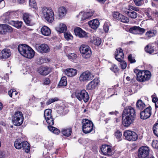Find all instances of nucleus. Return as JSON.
Segmentation results:
<instances>
[{
    "label": "nucleus",
    "instance_id": "c03bdc74",
    "mask_svg": "<svg viewBox=\"0 0 158 158\" xmlns=\"http://www.w3.org/2000/svg\"><path fill=\"white\" fill-rule=\"evenodd\" d=\"M67 56L69 59L71 60H75L77 57V55L73 53H69L68 54Z\"/></svg>",
    "mask_w": 158,
    "mask_h": 158
},
{
    "label": "nucleus",
    "instance_id": "e2e57ef3",
    "mask_svg": "<svg viewBox=\"0 0 158 158\" xmlns=\"http://www.w3.org/2000/svg\"><path fill=\"white\" fill-rule=\"evenodd\" d=\"M5 6V3L4 0H0V9L2 8Z\"/></svg>",
    "mask_w": 158,
    "mask_h": 158
},
{
    "label": "nucleus",
    "instance_id": "c85d7f7f",
    "mask_svg": "<svg viewBox=\"0 0 158 158\" xmlns=\"http://www.w3.org/2000/svg\"><path fill=\"white\" fill-rule=\"evenodd\" d=\"M72 131V128L69 127L62 129L61 132L63 135L69 137L71 135Z\"/></svg>",
    "mask_w": 158,
    "mask_h": 158
},
{
    "label": "nucleus",
    "instance_id": "5fc2aeb1",
    "mask_svg": "<svg viewBox=\"0 0 158 158\" xmlns=\"http://www.w3.org/2000/svg\"><path fill=\"white\" fill-rule=\"evenodd\" d=\"M152 146L155 149H157L158 148V141L156 140H154L152 141Z\"/></svg>",
    "mask_w": 158,
    "mask_h": 158
},
{
    "label": "nucleus",
    "instance_id": "ea45409f",
    "mask_svg": "<svg viewBox=\"0 0 158 158\" xmlns=\"http://www.w3.org/2000/svg\"><path fill=\"white\" fill-rule=\"evenodd\" d=\"M85 12H81L78 15V18L81 20H84L87 19V15Z\"/></svg>",
    "mask_w": 158,
    "mask_h": 158
},
{
    "label": "nucleus",
    "instance_id": "9b49d317",
    "mask_svg": "<svg viewBox=\"0 0 158 158\" xmlns=\"http://www.w3.org/2000/svg\"><path fill=\"white\" fill-rule=\"evenodd\" d=\"M35 48L38 52L41 53H47L50 51L49 47L47 44H44L40 45H36Z\"/></svg>",
    "mask_w": 158,
    "mask_h": 158
},
{
    "label": "nucleus",
    "instance_id": "e433bc0d",
    "mask_svg": "<svg viewBox=\"0 0 158 158\" xmlns=\"http://www.w3.org/2000/svg\"><path fill=\"white\" fill-rule=\"evenodd\" d=\"M18 93V92H16L15 89H11L8 91L9 96L10 97L12 98H15L16 97Z\"/></svg>",
    "mask_w": 158,
    "mask_h": 158
},
{
    "label": "nucleus",
    "instance_id": "39448f33",
    "mask_svg": "<svg viewBox=\"0 0 158 158\" xmlns=\"http://www.w3.org/2000/svg\"><path fill=\"white\" fill-rule=\"evenodd\" d=\"M82 123V131L85 133H89L93 130L94 124L91 121L87 119H84Z\"/></svg>",
    "mask_w": 158,
    "mask_h": 158
},
{
    "label": "nucleus",
    "instance_id": "412c9836",
    "mask_svg": "<svg viewBox=\"0 0 158 158\" xmlns=\"http://www.w3.org/2000/svg\"><path fill=\"white\" fill-rule=\"evenodd\" d=\"M30 47L26 44H20L18 47V50L20 53L24 56L26 52Z\"/></svg>",
    "mask_w": 158,
    "mask_h": 158
},
{
    "label": "nucleus",
    "instance_id": "338daca9",
    "mask_svg": "<svg viewBox=\"0 0 158 158\" xmlns=\"http://www.w3.org/2000/svg\"><path fill=\"white\" fill-rule=\"evenodd\" d=\"M60 132V131L57 128H55V130H54L53 133L55 134L56 135L58 134Z\"/></svg>",
    "mask_w": 158,
    "mask_h": 158
},
{
    "label": "nucleus",
    "instance_id": "7ed1b4c3",
    "mask_svg": "<svg viewBox=\"0 0 158 158\" xmlns=\"http://www.w3.org/2000/svg\"><path fill=\"white\" fill-rule=\"evenodd\" d=\"M42 11L44 18L48 22L51 23L54 20V14L52 9L44 7Z\"/></svg>",
    "mask_w": 158,
    "mask_h": 158
},
{
    "label": "nucleus",
    "instance_id": "dca6fc26",
    "mask_svg": "<svg viewBox=\"0 0 158 158\" xmlns=\"http://www.w3.org/2000/svg\"><path fill=\"white\" fill-rule=\"evenodd\" d=\"M99 82L100 81L98 78H95L86 86L87 89L89 90L94 89L98 85Z\"/></svg>",
    "mask_w": 158,
    "mask_h": 158
},
{
    "label": "nucleus",
    "instance_id": "49530a36",
    "mask_svg": "<svg viewBox=\"0 0 158 158\" xmlns=\"http://www.w3.org/2000/svg\"><path fill=\"white\" fill-rule=\"evenodd\" d=\"M46 122L49 126H52L54 124V121L52 117L45 119Z\"/></svg>",
    "mask_w": 158,
    "mask_h": 158
},
{
    "label": "nucleus",
    "instance_id": "423d86ee",
    "mask_svg": "<svg viewBox=\"0 0 158 158\" xmlns=\"http://www.w3.org/2000/svg\"><path fill=\"white\" fill-rule=\"evenodd\" d=\"M75 96L78 100L80 101L83 100L85 102H87L89 99L88 94L85 89L76 91Z\"/></svg>",
    "mask_w": 158,
    "mask_h": 158
},
{
    "label": "nucleus",
    "instance_id": "de8ad7c7",
    "mask_svg": "<svg viewBox=\"0 0 158 158\" xmlns=\"http://www.w3.org/2000/svg\"><path fill=\"white\" fill-rule=\"evenodd\" d=\"M158 123H155L153 126L152 129L153 131L154 134L157 137H158V133H157V125Z\"/></svg>",
    "mask_w": 158,
    "mask_h": 158
},
{
    "label": "nucleus",
    "instance_id": "58836bf2",
    "mask_svg": "<svg viewBox=\"0 0 158 158\" xmlns=\"http://www.w3.org/2000/svg\"><path fill=\"white\" fill-rule=\"evenodd\" d=\"M52 110L50 109H47L44 111V115L45 119L52 117Z\"/></svg>",
    "mask_w": 158,
    "mask_h": 158
},
{
    "label": "nucleus",
    "instance_id": "a18cd8bd",
    "mask_svg": "<svg viewBox=\"0 0 158 158\" xmlns=\"http://www.w3.org/2000/svg\"><path fill=\"white\" fill-rule=\"evenodd\" d=\"M121 17V19H119V20L121 22L125 23H128L129 22V19L127 17H126L123 15H120Z\"/></svg>",
    "mask_w": 158,
    "mask_h": 158
},
{
    "label": "nucleus",
    "instance_id": "ddd939ff",
    "mask_svg": "<svg viewBox=\"0 0 158 158\" xmlns=\"http://www.w3.org/2000/svg\"><path fill=\"white\" fill-rule=\"evenodd\" d=\"M151 107L150 106L146 108L143 111L140 113V117L141 119H145L149 118L151 114Z\"/></svg>",
    "mask_w": 158,
    "mask_h": 158
},
{
    "label": "nucleus",
    "instance_id": "6e6552de",
    "mask_svg": "<svg viewBox=\"0 0 158 158\" xmlns=\"http://www.w3.org/2000/svg\"><path fill=\"white\" fill-rule=\"evenodd\" d=\"M94 76L90 72L86 71L81 73L79 77V81L81 83L87 82L92 80Z\"/></svg>",
    "mask_w": 158,
    "mask_h": 158
},
{
    "label": "nucleus",
    "instance_id": "0eeeda50",
    "mask_svg": "<svg viewBox=\"0 0 158 158\" xmlns=\"http://www.w3.org/2000/svg\"><path fill=\"white\" fill-rule=\"evenodd\" d=\"M79 50L83 58L88 59L91 56V51L90 48L88 46L82 44L80 46Z\"/></svg>",
    "mask_w": 158,
    "mask_h": 158
},
{
    "label": "nucleus",
    "instance_id": "680f3d73",
    "mask_svg": "<svg viewBox=\"0 0 158 158\" xmlns=\"http://www.w3.org/2000/svg\"><path fill=\"white\" fill-rule=\"evenodd\" d=\"M50 81L48 78H46L44 80V84L45 85H48L50 83Z\"/></svg>",
    "mask_w": 158,
    "mask_h": 158
},
{
    "label": "nucleus",
    "instance_id": "7c9ffc66",
    "mask_svg": "<svg viewBox=\"0 0 158 158\" xmlns=\"http://www.w3.org/2000/svg\"><path fill=\"white\" fill-rule=\"evenodd\" d=\"M145 107V105L143 102L141 100H138L136 103V107L137 109L142 110Z\"/></svg>",
    "mask_w": 158,
    "mask_h": 158
},
{
    "label": "nucleus",
    "instance_id": "c9c22d12",
    "mask_svg": "<svg viewBox=\"0 0 158 158\" xmlns=\"http://www.w3.org/2000/svg\"><path fill=\"white\" fill-rule=\"evenodd\" d=\"M127 15L130 18L132 19L136 18L138 16L136 12L132 10H130V11H127Z\"/></svg>",
    "mask_w": 158,
    "mask_h": 158
},
{
    "label": "nucleus",
    "instance_id": "2eb2a0df",
    "mask_svg": "<svg viewBox=\"0 0 158 158\" xmlns=\"http://www.w3.org/2000/svg\"><path fill=\"white\" fill-rule=\"evenodd\" d=\"M13 31L12 28L6 24L0 25V34H5L7 32H11Z\"/></svg>",
    "mask_w": 158,
    "mask_h": 158
},
{
    "label": "nucleus",
    "instance_id": "3c124183",
    "mask_svg": "<svg viewBox=\"0 0 158 158\" xmlns=\"http://www.w3.org/2000/svg\"><path fill=\"white\" fill-rule=\"evenodd\" d=\"M58 100V99L57 98H51L48 100L46 103V104L48 105L55 101H57Z\"/></svg>",
    "mask_w": 158,
    "mask_h": 158
},
{
    "label": "nucleus",
    "instance_id": "cd10ccee",
    "mask_svg": "<svg viewBox=\"0 0 158 158\" xmlns=\"http://www.w3.org/2000/svg\"><path fill=\"white\" fill-rule=\"evenodd\" d=\"M21 148H23L26 152L28 153L30 149V146L28 143L27 141H23L21 142Z\"/></svg>",
    "mask_w": 158,
    "mask_h": 158
},
{
    "label": "nucleus",
    "instance_id": "052dcab7",
    "mask_svg": "<svg viewBox=\"0 0 158 158\" xmlns=\"http://www.w3.org/2000/svg\"><path fill=\"white\" fill-rule=\"evenodd\" d=\"M115 135L117 138H120L122 136V133L119 131H117L115 132Z\"/></svg>",
    "mask_w": 158,
    "mask_h": 158
},
{
    "label": "nucleus",
    "instance_id": "603ef678",
    "mask_svg": "<svg viewBox=\"0 0 158 158\" xmlns=\"http://www.w3.org/2000/svg\"><path fill=\"white\" fill-rule=\"evenodd\" d=\"M120 15H122L117 12H114L113 14V17L119 20L121 19Z\"/></svg>",
    "mask_w": 158,
    "mask_h": 158
},
{
    "label": "nucleus",
    "instance_id": "4d7b16f0",
    "mask_svg": "<svg viewBox=\"0 0 158 158\" xmlns=\"http://www.w3.org/2000/svg\"><path fill=\"white\" fill-rule=\"evenodd\" d=\"M109 24L105 23L103 25V29L106 32H107L109 30Z\"/></svg>",
    "mask_w": 158,
    "mask_h": 158
},
{
    "label": "nucleus",
    "instance_id": "20e7f679",
    "mask_svg": "<svg viewBox=\"0 0 158 158\" xmlns=\"http://www.w3.org/2000/svg\"><path fill=\"white\" fill-rule=\"evenodd\" d=\"M23 116L22 112L18 111L15 112L12 117V122L14 125L19 126L23 123Z\"/></svg>",
    "mask_w": 158,
    "mask_h": 158
},
{
    "label": "nucleus",
    "instance_id": "8fccbe9b",
    "mask_svg": "<svg viewBox=\"0 0 158 158\" xmlns=\"http://www.w3.org/2000/svg\"><path fill=\"white\" fill-rule=\"evenodd\" d=\"M29 6L31 7L36 9V3L35 0H29Z\"/></svg>",
    "mask_w": 158,
    "mask_h": 158
},
{
    "label": "nucleus",
    "instance_id": "4be33fe9",
    "mask_svg": "<svg viewBox=\"0 0 158 158\" xmlns=\"http://www.w3.org/2000/svg\"><path fill=\"white\" fill-rule=\"evenodd\" d=\"M66 9L63 6H61L58 8V16L59 19H62L64 17L67 13Z\"/></svg>",
    "mask_w": 158,
    "mask_h": 158
},
{
    "label": "nucleus",
    "instance_id": "a211bd4d",
    "mask_svg": "<svg viewBox=\"0 0 158 158\" xmlns=\"http://www.w3.org/2000/svg\"><path fill=\"white\" fill-rule=\"evenodd\" d=\"M75 35L80 38L85 37L87 35L86 33L79 27H77L74 29Z\"/></svg>",
    "mask_w": 158,
    "mask_h": 158
},
{
    "label": "nucleus",
    "instance_id": "09e8293b",
    "mask_svg": "<svg viewBox=\"0 0 158 158\" xmlns=\"http://www.w3.org/2000/svg\"><path fill=\"white\" fill-rule=\"evenodd\" d=\"M152 101L153 102L155 103V106L156 108L158 107L157 106V104L156 103V102L158 100V99L157 98V95L156 94L154 93L153 95L152 96Z\"/></svg>",
    "mask_w": 158,
    "mask_h": 158
},
{
    "label": "nucleus",
    "instance_id": "f3484780",
    "mask_svg": "<svg viewBox=\"0 0 158 158\" xmlns=\"http://www.w3.org/2000/svg\"><path fill=\"white\" fill-rule=\"evenodd\" d=\"M63 71L65 74L69 77L75 76L77 73V70L73 68H67L64 69Z\"/></svg>",
    "mask_w": 158,
    "mask_h": 158
},
{
    "label": "nucleus",
    "instance_id": "9d476101",
    "mask_svg": "<svg viewBox=\"0 0 158 158\" xmlns=\"http://www.w3.org/2000/svg\"><path fill=\"white\" fill-rule=\"evenodd\" d=\"M124 135L127 140L130 141H136L138 138L137 134L135 132L131 131H125L124 133Z\"/></svg>",
    "mask_w": 158,
    "mask_h": 158
},
{
    "label": "nucleus",
    "instance_id": "72a5a7b5",
    "mask_svg": "<svg viewBox=\"0 0 158 158\" xmlns=\"http://www.w3.org/2000/svg\"><path fill=\"white\" fill-rule=\"evenodd\" d=\"M67 84V78L65 76L62 77L58 84L59 87L66 86Z\"/></svg>",
    "mask_w": 158,
    "mask_h": 158
},
{
    "label": "nucleus",
    "instance_id": "bf43d9fd",
    "mask_svg": "<svg viewBox=\"0 0 158 158\" xmlns=\"http://www.w3.org/2000/svg\"><path fill=\"white\" fill-rule=\"evenodd\" d=\"M129 61L131 63H134L136 62V60L134 58L132 57L131 55H130L128 57Z\"/></svg>",
    "mask_w": 158,
    "mask_h": 158
},
{
    "label": "nucleus",
    "instance_id": "f03ea898",
    "mask_svg": "<svg viewBox=\"0 0 158 158\" xmlns=\"http://www.w3.org/2000/svg\"><path fill=\"white\" fill-rule=\"evenodd\" d=\"M134 72L136 74L137 80L140 82H144L149 80L151 77V72L148 70H141L136 69Z\"/></svg>",
    "mask_w": 158,
    "mask_h": 158
},
{
    "label": "nucleus",
    "instance_id": "2f4dec72",
    "mask_svg": "<svg viewBox=\"0 0 158 158\" xmlns=\"http://www.w3.org/2000/svg\"><path fill=\"white\" fill-rule=\"evenodd\" d=\"M8 23L16 28H19L22 26V22L21 21H15L13 20H10V22H8Z\"/></svg>",
    "mask_w": 158,
    "mask_h": 158
},
{
    "label": "nucleus",
    "instance_id": "f257e3e1",
    "mask_svg": "<svg viewBox=\"0 0 158 158\" xmlns=\"http://www.w3.org/2000/svg\"><path fill=\"white\" fill-rule=\"evenodd\" d=\"M136 117L135 109L128 106L124 109L122 114V123L125 127H128L133 123Z\"/></svg>",
    "mask_w": 158,
    "mask_h": 158
},
{
    "label": "nucleus",
    "instance_id": "5701e85b",
    "mask_svg": "<svg viewBox=\"0 0 158 158\" xmlns=\"http://www.w3.org/2000/svg\"><path fill=\"white\" fill-rule=\"evenodd\" d=\"M38 71L42 75H46L51 72V69L47 67H41L39 68Z\"/></svg>",
    "mask_w": 158,
    "mask_h": 158
},
{
    "label": "nucleus",
    "instance_id": "13d9d810",
    "mask_svg": "<svg viewBox=\"0 0 158 158\" xmlns=\"http://www.w3.org/2000/svg\"><path fill=\"white\" fill-rule=\"evenodd\" d=\"M143 0H134V1L136 5L137 6H140L143 4Z\"/></svg>",
    "mask_w": 158,
    "mask_h": 158
},
{
    "label": "nucleus",
    "instance_id": "6ab92c4d",
    "mask_svg": "<svg viewBox=\"0 0 158 158\" xmlns=\"http://www.w3.org/2000/svg\"><path fill=\"white\" fill-rule=\"evenodd\" d=\"M124 56L123 50L120 48L117 49L115 55V59L118 61L122 60Z\"/></svg>",
    "mask_w": 158,
    "mask_h": 158
},
{
    "label": "nucleus",
    "instance_id": "6e6d98bb",
    "mask_svg": "<svg viewBox=\"0 0 158 158\" xmlns=\"http://www.w3.org/2000/svg\"><path fill=\"white\" fill-rule=\"evenodd\" d=\"M119 62H120V65L121 68L123 69H125L127 66L126 62L124 61H123L122 60Z\"/></svg>",
    "mask_w": 158,
    "mask_h": 158
},
{
    "label": "nucleus",
    "instance_id": "a19ab883",
    "mask_svg": "<svg viewBox=\"0 0 158 158\" xmlns=\"http://www.w3.org/2000/svg\"><path fill=\"white\" fill-rule=\"evenodd\" d=\"M145 51L149 54H152L154 52V49L153 47L149 45H147L145 48Z\"/></svg>",
    "mask_w": 158,
    "mask_h": 158
},
{
    "label": "nucleus",
    "instance_id": "aec40b11",
    "mask_svg": "<svg viewBox=\"0 0 158 158\" xmlns=\"http://www.w3.org/2000/svg\"><path fill=\"white\" fill-rule=\"evenodd\" d=\"M23 19L27 25L29 26H32L34 23L32 21V16L28 13H25L23 14Z\"/></svg>",
    "mask_w": 158,
    "mask_h": 158
},
{
    "label": "nucleus",
    "instance_id": "79ce46f5",
    "mask_svg": "<svg viewBox=\"0 0 158 158\" xmlns=\"http://www.w3.org/2000/svg\"><path fill=\"white\" fill-rule=\"evenodd\" d=\"M21 142L19 140H16L14 143L15 148L18 149H20L21 148Z\"/></svg>",
    "mask_w": 158,
    "mask_h": 158
},
{
    "label": "nucleus",
    "instance_id": "37998d69",
    "mask_svg": "<svg viewBox=\"0 0 158 158\" xmlns=\"http://www.w3.org/2000/svg\"><path fill=\"white\" fill-rule=\"evenodd\" d=\"M64 35L65 38L67 40H72L73 39V36L69 32L64 33Z\"/></svg>",
    "mask_w": 158,
    "mask_h": 158
},
{
    "label": "nucleus",
    "instance_id": "774afa93",
    "mask_svg": "<svg viewBox=\"0 0 158 158\" xmlns=\"http://www.w3.org/2000/svg\"><path fill=\"white\" fill-rule=\"evenodd\" d=\"M135 6H133L131 5H129V6L128 11L130 10H134Z\"/></svg>",
    "mask_w": 158,
    "mask_h": 158
},
{
    "label": "nucleus",
    "instance_id": "0e129e2a",
    "mask_svg": "<svg viewBox=\"0 0 158 158\" xmlns=\"http://www.w3.org/2000/svg\"><path fill=\"white\" fill-rule=\"evenodd\" d=\"M48 128L49 131L53 133L56 127L52 126H49L48 127Z\"/></svg>",
    "mask_w": 158,
    "mask_h": 158
},
{
    "label": "nucleus",
    "instance_id": "a878e982",
    "mask_svg": "<svg viewBox=\"0 0 158 158\" xmlns=\"http://www.w3.org/2000/svg\"><path fill=\"white\" fill-rule=\"evenodd\" d=\"M41 32L42 34L45 36H49L51 33L50 28L46 26H43L41 29Z\"/></svg>",
    "mask_w": 158,
    "mask_h": 158
},
{
    "label": "nucleus",
    "instance_id": "69168bd1",
    "mask_svg": "<svg viewBox=\"0 0 158 158\" xmlns=\"http://www.w3.org/2000/svg\"><path fill=\"white\" fill-rule=\"evenodd\" d=\"M86 14L87 15L88 19L90 17H91L93 15V13L91 12H86Z\"/></svg>",
    "mask_w": 158,
    "mask_h": 158
},
{
    "label": "nucleus",
    "instance_id": "f8f14e48",
    "mask_svg": "<svg viewBox=\"0 0 158 158\" xmlns=\"http://www.w3.org/2000/svg\"><path fill=\"white\" fill-rule=\"evenodd\" d=\"M101 150L103 154L106 155L111 156L114 153L111 147L107 145H102L101 148Z\"/></svg>",
    "mask_w": 158,
    "mask_h": 158
},
{
    "label": "nucleus",
    "instance_id": "c756f323",
    "mask_svg": "<svg viewBox=\"0 0 158 158\" xmlns=\"http://www.w3.org/2000/svg\"><path fill=\"white\" fill-rule=\"evenodd\" d=\"M157 31L153 30L148 31L145 34V39H148L154 36L157 33Z\"/></svg>",
    "mask_w": 158,
    "mask_h": 158
},
{
    "label": "nucleus",
    "instance_id": "4c0bfd02",
    "mask_svg": "<svg viewBox=\"0 0 158 158\" xmlns=\"http://www.w3.org/2000/svg\"><path fill=\"white\" fill-rule=\"evenodd\" d=\"M10 12H7L4 14L2 19L4 20L6 23H8L10 22V21L9 20L10 18Z\"/></svg>",
    "mask_w": 158,
    "mask_h": 158
},
{
    "label": "nucleus",
    "instance_id": "393cba45",
    "mask_svg": "<svg viewBox=\"0 0 158 158\" xmlns=\"http://www.w3.org/2000/svg\"><path fill=\"white\" fill-rule=\"evenodd\" d=\"M2 56H0V59H6L10 57L11 55V52L9 49L5 48L2 51Z\"/></svg>",
    "mask_w": 158,
    "mask_h": 158
},
{
    "label": "nucleus",
    "instance_id": "1a4fd4ad",
    "mask_svg": "<svg viewBox=\"0 0 158 158\" xmlns=\"http://www.w3.org/2000/svg\"><path fill=\"white\" fill-rule=\"evenodd\" d=\"M149 148L145 146L140 147L138 150V156L139 158H147L148 156Z\"/></svg>",
    "mask_w": 158,
    "mask_h": 158
},
{
    "label": "nucleus",
    "instance_id": "4468645a",
    "mask_svg": "<svg viewBox=\"0 0 158 158\" xmlns=\"http://www.w3.org/2000/svg\"><path fill=\"white\" fill-rule=\"evenodd\" d=\"M129 31L135 34H142L145 32V30L139 26H134L129 29Z\"/></svg>",
    "mask_w": 158,
    "mask_h": 158
},
{
    "label": "nucleus",
    "instance_id": "bb28decb",
    "mask_svg": "<svg viewBox=\"0 0 158 158\" xmlns=\"http://www.w3.org/2000/svg\"><path fill=\"white\" fill-rule=\"evenodd\" d=\"M35 52L30 47L26 52L23 56L29 59L32 58L34 56Z\"/></svg>",
    "mask_w": 158,
    "mask_h": 158
},
{
    "label": "nucleus",
    "instance_id": "b1692460",
    "mask_svg": "<svg viewBox=\"0 0 158 158\" xmlns=\"http://www.w3.org/2000/svg\"><path fill=\"white\" fill-rule=\"evenodd\" d=\"M89 26L94 29H97L99 27L100 23L99 21L96 19L92 20L88 22Z\"/></svg>",
    "mask_w": 158,
    "mask_h": 158
},
{
    "label": "nucleus",
    "instance_id": "864d4df0",
    "mask_svg": "<svg viewBox=\"0 0 158 158\" xmlns=\"http://www.w3.org/2000/svg\"><path fill=\"white\" fill-rule=\"evenodd\" d=\"M110 69L114 73L117 72L119 70V69L117 66L114 64L112 65V66L110 68Z\"/></svg>",
    "mask_w": 158,
    "mask_h": 158
},
{
    "label": "nucleus",
    "instance_id": "473e14b6",
    "mask_svg": "<svg viewBox=\"0 0 158 158\" xmlns=\"http://www.w3.org/2000/svg\"><path fill=\"white\" fill-rule=\"evenodd\" d=\"M90 42L95 45L98 46L101 44L102 41L100 38L94 36L93 39L90 40Z\"/></svg>",
    "mask_w": 158,
    "mask_h": 158
},
{
    "label": "nucleus",
    "instance_id": "f704fd0d",
    "mask_svg": "<svg viewBox=\"0 0 158 158\" xmlns=\"http://www.w3.org/2000/svg\"><path fill=\"white\" fill-rule=\"evenodd\" d=\"M67 29V27L66 25L63 23H60L59 27L57 28V31L60 32H63L64 31H66Z\"/></svg>",
    "mask_w": 158,
    "mask_h": 158
}]
</instances>
